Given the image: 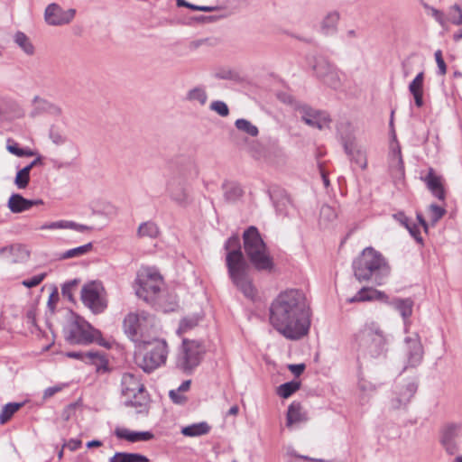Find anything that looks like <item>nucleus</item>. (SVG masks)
<instances>
[{
    "mask_svg": "<svg viewBox=\"0 0 462 462\" xmlns=\"http://www.w3.org/2000/svg\"><path fill=\"white\" fill-rule=\"evenodd\" d=\"M311 311L305 293L291 289L281 292L270 306V323L287 339L298 340L309 333Z\"/></svg>",
    "mask_w": 462,
    "mask_h": 462,
    "instance_id": "nucleus-1",
    "label": "nucleus"
},
{
    "mask_svg": "<svg viewBox=\"0 0 462 462\" xmlns=\"http://www.w3.org/2000/svg\"><path fill=\"white\" fill-rule=\"evenodd\" d=\"M226 263L229 277L236 287L248 299H254L256 290L249 276V265L241 251L240 238L234 235L225 244Z\"/></svg>",
    "mask_w": 462,
    "mask_h": 462,
    "instance_id": "nucleus-2",
    "label": "nucleus"
},
{
    "mask_svg": "<svg viewBox=\"0 0 462 462\" xmlns=\"http://www.w3.org/2000/svg\"><path fill=\"white\" fill-rule=\"evenodd\" d=\"M354 275L357 281L372 282L382 285L391 273L385 257L374 248L368 246L353 261Z\"/></svg>",
    "mask_w": 462,
    "mask_h": 462,
    "instance_id": "nucleus-3",
    "label": "nucleus"
},
{
    "mask_svg": "<svg viewBox=\"0 0 462 462\" xmlns=\"http://www.w3.org/2000/svg\"><path fill=\"white\" fill-rule=\"evenodd\" d=\"M354 346L358 355L377 358L384 356L388 350V337L381 326L374 321H366L353 337Z\"/></svg>",
    "mask_w": 462,
    "mask_h": 462,
    "instance_id": "nucleus-4",
    "label": "nucleus"
},
{
    "mask_svg": "<svg viewBox=\"0 0 462 462\" xmlns=\"http://www.w3.org/2000/svg\"><path fill=\"white\" fill-rule=\"evenodd\" d=\"M244 248L253 266L260 272H272L274 263L258 229L252 226L243 234Z\"/></svg>",
    "mask_w": 462,
    "mask_h": 462,
    "instance_id": "nucleus-5",
    "label": "nucleus"
},
{
    "mask_svg": "<svg viewBox=\"0 0 462 462\" xmlns=\"http://www.w3.org/2000/svg\"><path fill=\"white\" fill-rule=\"evenodd\" d=\"M121 393L125 406L134 408L137 414H148L150 396L137 375L132 373L123 374Z\"/></svg>",
    "mask_w": 462,
    "mask_h": 462,
    "instance_id": "nucleus-6",
    "label": "nucleus"
},
{
    "mask_svg": "<svg viewBox=\"0 0 462 462\" xmlns=\"http://www.w3.org/2000/svg\"><path fill=\"white\" fill-rule=\"evenodd\" d=\"M156 319L153 315L140 310L128 313L123 321L124 331L134 342H145L155 329Z\"/></svg>",
    "mask_w": 462,
    "mask_h": 462,
    "instance_id": "nucleus-7",
    "label": "nucleus"
},
{
    "mask_svg": "<svg viewBox=\"0 0 462 462\" xmlns=\"http://www.w3.org/2000/svg\"><path fill=\"white\" fill-rule=\"evenodd\" d=\"M143 346L144 353L141 358H137V365L145 373H151L164 365L168 355V346L165 340L152 339L139 343Z\"/></svg>",
    "mask_w": 462,
    "mask_h": 462,
    "instance_id": "nucleus-8",
    "label": "nucleus"
},
{
    "mask_svg": "<svg viewBox=\"0 0 462 462\" xmlns=\"http://www.w3.org/2000/svg\"><path fill=\"white\" fill-rule=\"evenodd\" d=\"M135 284L137 297L148 303H153L161 291L163 280L156 270L143 268L138 272Z\"/></svg>",
    "mask_w": 462,
    "mask_h": 462,
    "instance_id": "nucleus-9",
    "label": "nucleus"
},
{
    "mask_svg": "<svg viewBox=\"0 0 462 462\" xmlns=\"http://www.w3.org/2000/svg\"><path fill=\"white\" fill-rule=\"evenodd\" d=\"M65 338L71 345H88L93 342L106 346L101 332L85 321L76 320L65 330Z\"/></svg>",
    "mask_w": 462,
    "mask_h": 462,
    "instance_id": "nucleus-10",
    "label": "nucleus"
},
{
    "mask_svg": "<svg viewBox=\"0 0 462 462\" xmlns=\"http://www.w3.org/2000/svg\"><path fill=\"white\" fill-rule=\"evenodd\" d=\"M205 353L204 345L197 340L182 339L177 365L183 371H191L199 365Z\"/></svg>",
    "mask_w": 462,
    "mask_h": 462,
    "instance_id": "nucleus-11",
    "label": "nucleus"
},
{
    "mask_svg": "<svg viewBox=\"0 0 462 462\" xmlns=\"http://www.w3.org/2000/svg\"><path fill=\"white\" fill-rule=\"evenodd\" d=\"M313 69L317 77L329 88L337 89L342 86L339 70L325 57L315 59Z\"/></svg>",
    "mask_w": 462,
    "mask_h": 462,
    "instance_id": "nucleus-12",
    "label": "nucleus"
},
{
    "mask_svg": "<svg viewBox=\"0 0 462 462\" xmlns=\"http://www.w3.org/2000/svg\"><path fill=\"white\" fill-rule=\"evenodd\" d=\"M103 292L104 288L98 282L88 283L81 290V300L84 305L89 308L93 313H101L107 306Z\"/></svg>",
    "mask_w": 462,
    "mask_h": 462,
    "instance_id": "nucleus-13",
    "label": "nucleus"
},
{
    "mask_svg": "<svg viewBox=\"0 0 462 462\" xmlns=\"http://www.w3.org/2000/svg\"><path fill=\"white\" fill-rule=\"evenodd\" d=\"M417 391L414 382L397 383L393 392L389 406L392 410H405Z\"/></svg>",
    "mask_w": 462,
    "mask_h": 462,
    "instance_id": "nucleus-14",
    "label": "nucleus"
},
{
    "mask_svg": "<svg viewBox=\"0 0 462 462\" xmlns=\"http://www.w3.org/2000/svg\"><path fill=\"white\" fill-rule=\"evenodd\" d=\"M75 14V9L64 10L60 5L51 3L45 8L44 20L49 25L62 26L69 24L74 19Z\"/></svg>",
    "mask_w": 462,
    "mask_h": 462,
    "instance_id": "nucleus-15",
    "label": "nucleus"
},
{
    "mask_svg": "<svg viewBox=\"0 0 462 462\" xmlns=\"http://www.w3.org/2000/svg\"><path fill=\"white\" fill-rule=\"evenodd\" d=\"M462 431V423L448 422L440 430L439 442L448 455H454L458 450L457 439Z\"/></svg>",
    "mask_w": 462,
    "mask_h": 462,
    "instance_id": "nucleus-16",
    "label": "nucleus"
},
{
    "mask_svg": "<svg viewBox=\"0 0 462 462\" xmlns=\"http://www.w3.org/2000/svg\"><path fill=\"white\" fill-rule=\"evenodd\" d=\"M166 192L169 198L180 207L189 204V195L186 181L180 177H173L167 181Z\"/></svg>",
    "mask_w": 462,
    "mask_h": 462,
    "instance_id": "nucleus-17",
    "label": "nucleus"
},
{
    "mask_svg": "<svg viewBox=\"0 0 462 462\" xmlns=\"http://www.w3.org/2000/svg\"><path fill=\"white\" fill-rule=\"evenodd\" d=\"M301 120L308 125L322 130L328 127L329 116L322 111L314 110L307 105L300 106L298 108Z\"/></svg>",
    "mask_w": 462,
    "mask_h": 462,
    "instance_id": "nucleus-18",
    "label": "nucleus"
},
{
    "mask_svg": "<svg viewBox=\"0 0 462 462\" xmlns=\"http://www.w3.org/2000/svg\"><path fill=\"white\" fill-rule=\"evenodd\" d=\"M343 146L349 159L357 166H359L362 170H365L367 167V158L365 150L351 140L345 141Z\"/></svg>",
    "mask_w": 462,
    "mask_h": 462,
    "instance_id": "nucleus-19",
    "label": "nucleus"
},
{
    "mask_svg": "<svg viewBox=\"0 0 462 462\" xmlns=\"http://www.w3.org/2000/svg\"><path fill=\"white\" fill-rule=\"evenodd\" d=\"M388 296L381 291L371 287H363L360 289L355 296L348 299V302H364V301H372V300H379L383 302H388Z\"/></svg>",
    "mask_w": 462,
    "mask_h": 462,
    "instance_id": "nucleus-20",
    "label": "nucleus"
},
{
    "mask_svg": "<svg viewBox=\"0 0 462 462\" xmlns=\"http://www.w3.org/2000/svg\"><path fill=\"white\" fill-rule=\"evenodd\" d=\"M66 356L70 358L80 359L86 362H90L96 365L98 368H106L107 360L102 353L88 351V352H68Z\"/></svg>",
    "mask_w": 462,
    "mask_h": 462,
    "instance_id": "nucleus-21",
    "label": "nucleus"
},
{
    "mask_svg": "<svg viewBox=\"0 0 462 462\" xmlns=\"http://www.w3.org/2000/svg\"><path fill=\"white\" fill-rule=\"evenodd\" d=\"M405 341L409 347L408 363L411 366H417L422 360V356H423L422 345H421L418 336H415V337H407L405 339Z\"/></svg>",
    "mask_w": 462,
    "mask_h": 462,
    "instance_id": "nucleus-22",
    "label": "nucleus"
},
{
    "mask_svg": "<svg viewBox=\"0 0 462 462\" xmlns=\"http://www.w3.org/2000/svg\"><path fill=\"white\" fill-rule=\"evenodd\" d=\"M424 181L431 193L440 200L445 199V191L441 183L440 177L437 176L432 169H430L424 178Z\"/></svg>",
    "mask_w": 462,
    "mask_h": 462,
    "instance_id": "nucleus-23",
    "label": "nucleus"
},
{
    "mask_svg": "<svg viewBox=\"0 0 462 462\" xmlns=\"http://www.w3.org/2000/svg\"><path fill=\"white\" fill-rule=\"evenodd\" d=\"M423 82L424 73L421 71L417 74L413 80L409 85V91L414 98L416 106L421 107L424 105L423 101Z\"/></svg>",
    "mask_w": 462,
    "mask_h": 462,
    "instance_id": "nucleus-24",
    "label": "nucleus"
},
{
    "mask_svg": "<svg viewBox=\"0 0 462 462\" xmlns=\"http://www.w3.org/2000/svg\"><path fill=\"white\" fill-rule=\"evenodd\" d=\"M389 168L392 174L396 177H402L404 174V165L399 146L393 148L389 154Z\"/></svg>",
    "mask_w": 462,
    "mask_h": 462,
    "instance_id": "nucleus-25",
    "label": "nucleus"
},
{
    "mask_svg": "<svg viewBox=\"0 0 462 462\" xmlns=\"http://www.w3.org/2000/svg\"><path fill=\"white\" fill-rule=\"evenodd\" d=\"M7 207L13 213H22L32 208V203L21 194L14 193L8 199Z\"/></svg>",
    "mask_w": 462,
    "mask_h": 462,
    "instance_id": "nucleus-26",
    "label": "nucleus"
},
{
    "mask_svg": "<svg viewBox=\"0 0 462 462\" xmlns=\"http://www.w3.org/2000/svg\"><path fill=\"white\" fill-rule=\"evenodd\" d=\"M211 427L206 421L193 423L181 428V434L185 437L195 438L207 435Z\"/></svg>",
    "mask_w": 462,
    "mask_h": 462,
    "instance_id": "nucleus-27",
    "label": "nucleus"
},
{
    "mask_svg": "<svg viewBox=\"0 0 462 462\" xmlns=\"http://www.w3.org/2000/svg\"><path fill=\"white\" fill-rule=\"evenodd\" d=\"M393 217L399 221L405 228L408 229L411 236L420 244H422V237L420 234L419 227L411 222L408 217L402 212H398L393 215Z\"/></svg>",
    "mask_w": 462,
    "mask_h": 462,
    "instance_id": "nucleus-28",
    "label": "nucleus"
},
{
    "mask_svg": "<svg viewBox=\"0 0 462 462\" xmlns=\"http://www.w3.org/2000/svg\"><path fill=\"white\" fill-rule=\"evenodd\" d=\"M7 251L14 256L13 262L14 263L24 262L30 256L29 250L26 248V246L20 244L13 245L10 247H3L0 249L1 254H4Z\"/></svg>",
    "mask_w": 462,
    "mask_h": 462,
    "instance_id": "nucleus-29",
    "label": "nucleus"
},
{
    "mask_svg": "<svg viewBox=\"0 0 462 462\" xmlns=\"http://www.w3.org/2000/svg\"><path fill=\"white\" fill-rule=\"evenodd\" d=\"M339 21V14L336 11L329 12L321 22V31L324 34H333L337 31Z\"/></svg>",
    "mask_w": 462,
    "mask_h": 462,
    "instance_id": "nucleus-30",
    "label": "nucleus"
},
{
    "mask_svg": "<svg viewBox=\"0 0 462 462\" xmlns=\"http://www.w3.org/2000/svg\"><path fill=\"white\" fill-rule=\"evenodd\" d=\"M390 304L400 312L404 320L408 319L412 314L413 300L410 298L394 299Z\"/></svg>",
    "mask_w": 462,
    "mask_h": 462,
    "instance_id": "nucleus-31",
    "label": "nucleus"
},
{
    "mask_svg": "<svg viewBox=\"0 0 462 462\" xmlns=\"http://www.w3.org/2000/svg\"><path fill=\"white\" fill-rule=\"evenodd\" d=\"M200 320H201V317L197 314L189 315V316L183 318L180 321V325L177 329V334L179 336H181L182 334L187 333L188 331L193 329L194 328H196L199 325Z\"/></svg>",
    "mask_w": 462,
    "mask_h": 462,
    "instance_id": "nucleus-32",
    "label": "nucleus"
},
{
    "mask_svg": "<svg viewBox=\"0 0 462 462\" xmlns=\"http://www.w3.org/2000/svg\"><path fill=\"white\" fill-rule=\"evenodd\" d=\"M191 381L186 380L176 390H171L169 396L171 400L176 404H183L187 401V397L184 393L187 392L190 387Z\"/></svg>",
    "mask_w": 462,
    "mask_h": 462,
    "instance_id": "nucleus-33",
    "label": "nucleus"
},
{
    "mask_svg": "<svg viewBox=\"0 0 462 462\" xmlns=\"http://www.w3.org/2000/svg\"><path fill=\"white\" fill-rule=\"evenodd\" d=\"M159 233V227L152 221L142 223L137 229V236L139 237L156 238Z\"/></svg>",
    "mask_w": 462,
    "mask_h": 462,
    "instance_id": "nucleus-34",
    "label": "nucleus"
},
{
    "mask_svg": "<svg viewBox=\"0 0 462 462\" xmlns=\"http://www.w3.org/2000/svg\"><path fill=\"white\" fill-rule=\"evenodd\" d=\"M149 459L137 453L117 452L111 458L110 462H148Z\"/></svg>",
    "mask_w": 462,
    "mask_h": 462,
    "instance_id": "nucleus-35",
    "label": "nucleus"
},
{
    "mask_svg": "<svg viewBox=\"0 0 462 462\" xmlns=\"http://www.w3.org/2000/svg\"><path fill=\"white\" fill-rule=\"evenodd\" d=\"M92 249H93V244L88 243L86 245H80V246H78V247H75L72 249H69V250L63 252L60 254V259L65 260V259L80 257L82 255L88 254L90 251H92Z\"/></svg>",
    "mask_w": 462,
    "mask_h": 462,
    "instance_id": "nucleus-36",
    "label": "nucleus"
},
{
    "mask_svg": "<svg viewBox=\"0 0 462 462\" xmlns=\"http://www.w3.org/2000/svg\"><path fill=\"white\" fill-rule=\"evenodd\" d=\"M186 100L198 102L200 106H204L207 103L208 95L204 88L195 87L187 92Z\"/></svg>",
    "mask_w": 462,
    "mask_h": 462,
    "instance_id": "nucleus-37",
    "label": "nucleus"
},
{
    "mask_svg": "<svg viewBox=\"0 0 462 462\" xmlns=\"http://www.w3.org/2000/svg\"><path fill=\"white\" fill-rule=\"evenodd\" d=\"M303 415L301 413V407L300 403L292 402L287 411V426H291L294 423L302 421Z\"/></svg>",
    "mask_w": 462,
    "mask_h": 462,
    "instance_id": "nucleus-38",
    "label": "nucleus"
},
{
    "mask_svg": "<svg viewBox=\"0 0 462 462\" xmlns=\"http://www.w3.org/2000/svg\"><path fill=\"white\" fill-rule=\"evenodd\" d=\"M223 189L224 197L228 202H234L237 200L243 194V190L240 186L235 183L224 184Z\"/></svg>",
    "mask_w": 462,
    "mask_h": 462,
    "instance_id": "nucleus-39",
    "label": "nucleus"
},
{
    "mask_svg": "<svg viewBox=\"0 0 462 462\" xmlns=\"http://www.w3.org/2000/svg\"><path fill=\"white\" fill-rule=\"evenodd\" d=\"M22 406L21 402H8L4 405L0 412V424H5Z\"/></svg>",
    "mask_w": 462,
    "mask_h": 462,
    "instance_id": "nucleus-40",
    "label": "nucleus"
},
{
    "mask_svg": "<svg viewBox=\"0 0 462 462\" xmlns=\"http://www.w3.org/2000/svg\"><path fill=\"white\" fill-rule=\"evenodd\" d=\"M300 387V382L292 380L281 384L277 389V393L279 396L286 399L297 392Z\"/></svg>",
    "mask_w": 462,
    "mask_h": 462,
    "instance_id": "nucleus-41",
    "label": "nucleus"
},
{
    "mask_svg": "<svg viewBox=\"0 0 462 462\" xmlns=\"http://www.w3.org/2000/svg\"><path fill=\"white\" fill-rule=\"evenodd\" d=\"M235 125L237 130L247 134L252 137H255L259 134V130L256 125H253L249 120L239 118L236 120Z\"/></svg>",
    "mask_w": 462,
    "mask_h": 462,
    "instance_id": "nucleus-42",
    "label": "nucleus"
},
{
    "mask_svg": "<svg viewBox=\"0 0 462 462\" xmlns=\"http://www.w3.org/2000/svg\"><path fill=\"white\" fill-rule=\"evenodd\" d=\"M31 170L25 166L19 170L15 175L14 183L19 189H23L28 187L30 182Z\"/></svg>",
    "mask_w": 462,
    "mask_h": 462,
    "instance_id": "nucleus-43",
    "label": "nucleus"
},
{
    "mask_svg": "<svg viewBox=\"0 0 462 462\" xmlns=\"http://www.w3.org/2000/svg\"><path fill=\"white\" fill-rule=\"evenodd\" d=\"M14 42L26 54L32 55L33 53L34 48L25 33L17 32L14 35Z\"/></svg>",
    "mask_w": 462,
    "mask_h": 462,
    "instance_id": "nucleus-44",
    "label": "nucleus"
},
{
    "mask_svg": "<svg viewBox=\"0 0 462 462\" xmlns=\"http://www.w3.org/2000/svg\"><path fill=\"white\" fill-rule=\"evenodd\" d=\"M446 213L444 208L431 204L429 207V217L432 224H436Z\"/></svg>",
    "mask_w": 462,
    "mask_h": 462,
    "instance_id": "nucleus-45",
    "label": "nucleus"
},
{
    "mask_svg": "<svg viewBox=\"0 0 462 462\" xmlns=\"http://www.w3.org/2000/svg\"><path fill=\"white\" fill-rule=\"evenodd\" d=\"M209 108L223 117H226L229 115V108L227 105L221 100L213 101L210 104Z\"/></svg>",
    "mask_w": 462,
    "mask_h": 462,
    "instance_id": "nucleus-46",
    "label": "nucleus"
},
{
    "mask_svg": "<svg viewBox=\"0 0 462 462\" xmlns=\"http://www.w3.org/2000/svg\"><path fill=\"white\" fill-rule=\"evenodd\" d=\"M276 211L281 215H288L291 203L289 198L282 197L281 199L274 202Z\"/></svg>",
    "mask_w": 462,
    "mask_h": 462,
    "instance_id": "nucleus-47",
    "label": "nucleus"
},
{
    "mask_svg": "<svg viewBox=\"0 0 462 462\" xmlns=\"http://www.w3.org/2000/svg\"><path fill=\"white\" fill-rule=\"evenodd\" d=\"M115 435L120 439H125L129 442L134 443V431L126 428H116Z\"/></svg>",
    "mask_w": 462,
    "mask_h": 462,
    "instance_id": "nucleus-48",
    "label": "nucleus"
},
{
    "mask_svg": "<svg viewBox=\"0 0 462 462\" xmlns=\"http://www.w3.org/2000/svg\"><path fill=\"white\" fill-rule=\"evenodd\" d=\"M179 6H184V7L189 8L191 10L202 11V12H212V11H215L217 9V6L196 5L190 4L189 2H186L185 0H182L181 2L179 1Z\"/></svg>",
    "mask_w": 462,
    "mask_h": 462,
    "instance_id": "nucleus-49",
    "label": "nucleus"
},
{
    "mask_svg": "<svg viewBox=\"0 0 462 462\" xmlns=\"http://www.w3.org/2000/svg\"><path fill=\"white\" fill-rule=\"evenodd\" d=\"M46 277V273H42L37 275H34L32 278L25 279L22 282V284L27 288H33L38 286Z\"/></svg>",
    "mask_w": 462,
    "mask_h": 462,
    "instance_id": "nucleus-50",
    "label": "nucleus"
},
{
    "mask_svg": "<svg viewBox=\"0 0 462 462\" xmlns=\"http://www.w3.org/2000/svg\"><path fill=\"white\" fill-rule=\"evenodd\" d=\"M450 19L453 23L462 24V8L458 5H454L450 13Z\"/></svg>",
    "mask_w": 462,
    "mask_h": 462,
    "instance_id": "nucleus-51",
    "label": "nucleus"
},
{
    "mask_svg": "<svg viewBox=\"0 0 462 462\" xmlns=\"http://www.w3.org/2000/svg\"><path fill=\"white\" fill-rule=\"evenodd\" d=\"M434 56L438 65L439 73L440 75H445L447 73V65L442 57V51L440 50H438L437 51H435Z\"/></svg>",
    "mask_w": 462,
    "mask_h": 462,
    "instance_id": "nucleus-52",
    "label": "nucleus"
},
{
    "mask_svg": "<svg viewBox=\"0 0 462 462\" xmlns=\"http://www.w3.org/2000/svg\"><path fill=\"white\" fill-rule=\"evenodd\" d=\"M68 220H60L42 225L40 229H67Z\"/></svg>",
    "mask_w": 462,
    "mask_h": 462,
    "instance_id": "nucleus-53",
    "label": "nucleus"
},
{
    "mask_svg": "<svg viewBox=\"0 0 462 462\" xmlns=\"http://www.w3.org/2000/svg\"><path fill=\"white\" fill-rule=\"evenodd\" d=\"M67 229L76 230L80 233L90 232L93 230L92 226L78 224L74 221L68 220Z\"/></svg>",
    "mask_w": 462,
    "mask_h": 462,
    "instance_id": "nucleus-54",
    "label": "nucleus"
},
{
    "mask_svg": "<svg viewBox=\"0 0 462 462\" xmlns=\"http://www.w3.org/2000/svg\"><path fill=\"white\" fill-rule=\"evenodd\" d=\"M337 217L335 210L328 205H325L320 209V217L328 220H333Z\"/></svg>",
    "mask_w": 462,
    "mask_h": 462,
    "instance_id": "nucleus-55",
    "label": "nucleus"
},
{
    "mask_svg": "<svg viewBox=\"0 0 462 462\" xmlns=\"http://www.w3.org/2000/svg\"><path fill=\"white\" fill-rule=\"evenodd\" d=\"M153 437L154 435L150 431H134V442L148 441Z\"/></svg>",
    "mask_w": 462,
    "mask_h": 462,
    "instance_id": "nucleus-56",
    "label": "nucleus"
},
{
    "mask_svg": "<svg viewBox=\"0 0 462 462\" xmlns=\"http://www.w3.org/2000/svg\"><path fill=\"white\" fill-rule=\"evenodd\" d=\"M6 149L10 153L14 154L18 157L20 156V152L23 150V148L19 147L17 143H15L14 141H13L11 139H8V141H7Z\"/></svg>",
    "mask_w": 462,
    "mask_h": 462,
    "instance_id": "nucleus-57",
    "label": "nucleus"
},
{
    "mask_svg": "<svg viewBox=\"0 0 462 462\" xmlns=\"http://www.w3.org/2000/svg\"><path fill=\"white\" fill-rule=\"evenodd\" d=\"M77 281L74 280V281H70L67 283H65L62 288H61V293L64 297H68L69 299H71L72 298V292H71V290L74 286H76L77 284Z\"/></svg>",
    "mask_w": 462,
    "mask_h": 462,
    "instance_id": "nucleus-58",
    "label": "nucleus"
},
{
    "mask_svg": "<svg viewBox=\"0 0 462 462\" xmlns=\"http://www.w3.org/2000/svg\"><path fill=\"white\" fill-rule=\"evenodd\" d=\"M61 389H62V386H60V385H55V386L48 387L47 389H45V391L43 393V398L44 399L51 398L54 394H56L60 391H61Z\"/></svg>",
    "mask_w": 462,
    "mask_h": 462,
    "instance_id": "nucleus-59",
    "label": "nucleus"
},
{
    "mask_svg": "<svg viewBox=\"0 0 462 462\" xmlns=\"http://www.w3.org/2000/svg\"><path fill=\"white\" fill-rule=\"evenodd\" d=\"M288 368L295 376H300L305 370V365L304 364L289 365Z\"/></svg>",
    "mask_w": 462,
    "mask_h": 462,
    "instance_id": "nucleus-60",
    "label": "nucleus"
},
{
    "mask_svg": "<svg viewBox=\"0 0 462 462\" xmlns=\"http://www.w3.org/2000/svg\"><path fill=\"white\" fill-rule=\"evenodd\" d=\"M50 137L52 140V142L58 145L64 143L66 141V139L63 135H61L60 133L55 132V131H51Z\"/></svg>",
    "mask_w": 462,
    "mask_h": 462,
    "instance_id": "nucleus-61",
    "label": "nucleus"
},
{
    "mask_svg": "<svg viewBox=\"0 0 462 462\" xmlns=\"http://www.w3.org/2000/svg\"><path fill=\"white\" fill-rule=\"evenodd\" d=\"M216 77L221 79H233V72L231 70H221L216 73Z\"/></svg>",
    "mask_w": 462,
    "mask_h": 462,
    "instance_id": "nucleus-62",
    "label": "nucleus"
},
{
    "mask_svg": "<svg viewBox=\"0 0 462 462\" xmlns=\"http://www.w3.org/2000/svg\"><path fill=\"white\" fill-rule=\"evenodd\" d=\"M82 442L79 440V439H71L69 441V443L67 444V447L71 450V451H75L77 450L79 448H80Z\"/></svg>",
    "mask_w": 462,
    "mask_h": 462,
    "instance_id": "nucleus-63",
    "label": "nucleus"
},
{
    "mask_svg": "<svg viewBox=\"0 0 462 462\" xmlns=\"http://www.w3.org/2000/svg\"><path fill=\"white\" fill-rule=\"evenodd\" d=\"M38 165H42V157L41 155H38L33 161H32L28 165H26L27 167L30 168V170L32 171V169L35 166H38Z\"/></svg>",
    "mask_w": 462,
    "mask_h": 462,
    "instance_id": "nucleus-64",
    "label": "nucleus"
}]
</instances>
